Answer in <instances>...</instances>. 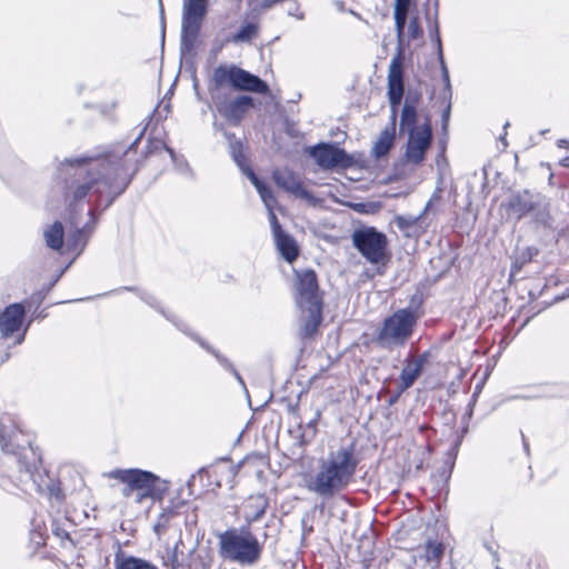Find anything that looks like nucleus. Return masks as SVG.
<instances>
[{
	"label": "nucleus",
	"mask_w": 569,
	"mask_h": 569,
	"mask_svg": "<svg viewBox=\"0 0 569 569\" xmlns=\"http://www.w3.org/2000/svg\"><path fill=\"white\" fill-rule=\"evenodd\" d=\"M144 129L126 150L66 158L58 168V188L71 212L67 244L71 252L83 251L96 226V211H103L120 197L138 171L129 160Z\"/></svg>",
	"instance_id": "obj_1"
},
{
	"label": "nucleus",
	"mask_w": 569,
	"mask_h": 569,
	"mask_svg": "<svg viewBox=\"0 0 569 569\" xmlns=\"http://www.w3.org/2000/svg\"><path fill=\"white\" fill-rule=\"evenodd\" d=\"M0 446L3 451L2 465L8 468L14 466L20 482H31L38 492L62 500V490L42 469L39 452L16 426L0 423Z\"/></svg>",
	"instance_id": "obj_2"
},
{
	"label": "nucleus",
	"mask_w": 569,
	"mask_h": 569,
	"mask_svg": "<svg viewBox=\"0 0 569 569\" xmlns=\"http://www.w3.org/2000/svg\"><path fill=\"white\" fill-rule=\"evenodd\" d=\"M360 463L356 443L331 448L320 457L313 473L305 477V487L316 496L329 500L346 491L355 481Z\"/></svg>",
	"instance_id": "obj_3"
},
{
	"label": "nucleus",
	"mask_w": 569,
	"mask_h": 569,
	"mask_svg": "<svg viewBox=\"0 0 569 569\" xmlns=\"http://www.w3.org/2000/svg\"><path fill=\"white\" fill-rule=\"evenodd\" d=\"M219 555L229 561L242 566L257 563L262 553V546L249 526L230 528L218 536Z\"/></svg>",
	"instance_id": "obj_4"
},
{
	"label": "nucleus",
	"mask_w": 569,
	"mask_h": 569,
	"mask_svg": "<svg viewBox=\"0 0 569 569\" xmlns=\"http://www.w3.org/2000/svg\"><path fill=\"white\" fill-rule=\"evenodd\" d=\"M110 478L119 480L123 487L121 493L126 498H133L137 503L144 499H160L168 489V483L151 471L131 468L116 469L109 473Z\"/></svg>",
	"instance_id": "obj_5"
},
{
	"label": "nucleus",
	"mask_w": 569,
	"mask_h": 569,
	"mask_svg": "<svg viewBox=\"0 0 569 569\" xmlns=\"http://www.w3.org/2000/svg\"><path fill=\"white\" fill-rule=\"evenodd\" d=\"M418 316L411 308H401L387 317L373 338L383 350L392 351L407 345L413 335Z\"/></svg>",
	"instance_id": "obj_6"
},
{
	"label": "nucleus",
	"mask_w": 569,
	"mask_h": 569,
	"mask_svg": "<svg viewBox=\"0 0 569 569\" xmlns=\"http://www.w3.org/2000/svg\"><path fill=\"white\" fill-rule=\"evenodd\" d=\"M227 86L236 90H246L256 93H267L268 84L259 77L241 69L236 64H219L212 71L209 93L211 100L222 96V89Z\"/></svg>",
	"instance_id": "obj_7"
},
{
	"label": "nucleus",
	"mask_w": 569,
	"mask_h": 569,
	"mask_svg": "<svg viewBox=\"0 0 569 569\" xmlns=\"http://www.w3.org/2000/svg\"><path fill=\"white\" fill-rule=\"evenodd\" d=\"M352 244L370 263L379 264L388 257L387 236L375 227H363L353 231Z\"/></svg>",
	"instance_id": "obj_8"
},
{
	"label": "nucleus",
	"mask_w": 569,
	"mask_h": 569,
	"mask_svg": "<svg viewBox=\"0 0 569 569\" xmlns=\"http://www.w3.org/2000/svg\"><path fill=\"white\" fill-rule=\"evenodd\" d=\"M405 151V160L407 163L415 167L420 166L425 158L426 152L432 142V128L429 117H426L419 129H410Z\"/></svg>",
	"instance_id": "obj_9"
},
{
	"label": "nucleus",
	"mask_w": 569,
	"mask_h": 569,
	"mask_svg": "<svg viewBox=\"0 0 569 569\" xmlns=\"http://www.w3.org/2000/svg\"><path fill=\"white\" fill-rule=\"evenodd\" d=\"M296 302L298 307L322 305L317 274L307 269L296 272Z\"/></svg>",
	"instance_id": "obj_10"
},
{
	"label": "nucleus",
	"mask_w": 569,
	"mask_h": 569,
	"mask_svg": "<svg viewBox=\"0 0 569 569\" xmlns=\"http://www.w3.org/2000/svg\"><path fill=\"white\" fill-rule=\"evenodd\" d=\"M403 91L402 58L401 53H398L391 59L388 70V99L393 120H396Z\"/></svg>",
	"instance_id": "obj_11"
},
{
	"label": "nucleus",
	"mask_w": 569,
	"mask_h": 569,
	"mask_svg": "<svg viewBox=\"0 0 569 569\" xmlns=\"http://www.w3.org/2000/svg\"><path fill=\"white\" fill-rule=\"evenodd\" d=\"M310 156L317 164L323 169H332L338 166L350 164V157L343 149L331 143H319L310 149Z\"/></svg>",
	"instance_id": "obj_12"
},
{
	"label": "nucleus",
	"mask_w": 569,
	"mask_h": 569,
	"mask_svg": "<svg viewBox=\"0 0 569 569\" xmlns=\"http://www.w3.org/2000/svg\"><path fill=\"white\" fill-rule=\"evenodd\" d=\"M218 112L234 124H238L246 112L253 106V99L249 96H240L228 101L224 97L212 100Z\"/></svg>",
	"instance_id": "obj_13"
},
{
	"label": "nucleus",
	"mask_w": 569,
	"mask_h": 569,
	"mask_svg": "<svg viewBox=\"0 0 569 569\" xmlns=\"http://www.w3.org/2000/svg\"><path fill=\"white\" fill-rule=\"evenodd\" d=\"M273 180L279 188L295 197L305 199L312 204L318 202L313 194L303 187L302 182L293 171L289 169H278L273 171Z\"/></svg>",
	"instance_id": "obj_14"
},
{
	"label": "nucleus",
	"mask_w": 569,
	"mask_h": 569,
	"mask_svg": "<svg viewBox=\"0 0 569 569\" xmlns=\"http://www.w3.org/2000/svg\"><path fill=\"white\" fill-rule=\"evenodd\" d=\"M536 196V192L528 190L517 191L501 203V208L506 209L508 218L519 221L532 211Z\"/></svg>",
	"instance_id": "obj_15"
},
{
	"label": "nucleus",
	"mask_w": 569,
	"mask_h": 569,
	"mask_svg": "<svg viewBox=\"0 0 569 569\" xmlns=\"http://www.w3.org/2000/svg\"><path fill=\"white\" fill-rule=\"evenodd\" d=\"M428 353L423 352L418 357L408 356L405 359V365L401 369L399 381H398V395L403 393L406 390L411 388L416 380L420 377L423 370V366L428 360Z\"/></svg>",
	"instance_id": "obj_16"
},
{
	"label": "nucleus",
	"mask_w": 569,
	"mask_h": 569,
	"mask_svg": "<svg viewBox=\"0 0 569 569\" xmlns=\"http://www.w3.org/2000/svg\"><path fill=\"white\" fill-rule=\"evenodd\" d=\"M24 318V308L20 303L8 306L0 315V333L2 338H9L19 331Z\"/></svg>",
	"instance_id": "obj_17"
},
{
	"label": "nucleus",
	"mask_w": 569,
	"mask_h": 569,
	"mask_svg": "<svg viewBox=\"0 0 569 569\" xmlns=\"http://www.w3.org/2000/svg\"><path fill=\"white\" fill-rule=\"evenodd\" d=\"M303 313L300 328L302 339L311 338L322 321V305L299 307Z\"/></svg>",
	"instance_id": "obj_18"
},
{
	"label": "nucleus",
	"mask_w": 569,
	"mask_h": 569,
	"mask_svg": "<svg viewBox=\"0 0 569 569\" xmlns=\"http://www.w3.org/2000/svg\"><path fill=\"white\" fill-rule=\"evenodd\" d=\"M442 190L437 188L431 194L429 201L426 203L422 212L418 216H396L395 223L396 226L403 232H407L410 228L420 226L423 217L430 211L435 203L439 202L441 199Z\"/></svg>",
	"instance_id": "obj_19"
},
{
	"label": "nucleus",
	"mask_w": 569,
	"mask_h": 569,
	"mask_svg": "<svg viewBox=\"0 0 569 569\" xmlns=\"http://www.w3.org/2000/svg\"><path fill=\"white\" fill-rule=\"evenodd\" d=\"M201 19L183 18L181 26V53H190L194 49V44L202 24Z\"/></svg>",
	"instance_id": "obj_20"
},
{
	"label": "nucleus",
	"mask_w": 569,
	"mask_h": 569,
	"mask_svg": "<svg viewBox=\"0 0 569 569\" xmlns=\"http://www.w3.org/2000/svg\"><path fill=\"white\" fill-rule=\"evenodd\" d=\"M530 216L537 224L552 229L553 218L550 212V200L546 196L537 193Z\"/></svg>",
	"instance_id": "obj_21"
},
{
	"label": "nucleus",
	"mask_w": 569,
	"mask_h": 569,
	"mask_svg": "<svg viewBox=\"0 0 569 569\" xmlns=\"http://www.w3.org/2000/svg\"><path fill=\"white\" fill-rule=\"evenodd\" d=\"M269 507V500L264 495L251 496L246 506L244 525L251 528V525L260 520Z\"/></svg>",
	"instance_id": "obj_22"
},
{
	"label": "nucleus",
	"mask_w": 569,
	"mask_h": 569,
	"mask_svg": "<svg viewBox=\"0 0 569 569\" xmlns=\"http://www.w3.org/2000/svg\"><path fill=\"white\" fill-rule=\"evenodd\" d=\"M427 20H428V24H429L428 28H429L430 39L436 44V48H437V54H438V60H439L440 68H441V74H442L443 82L447 88H450L449 71H448V68H447L445 59H443L442 43H441V38H440V30H439L437 12L435 13L433 21H431V18L429 16L427 17Z\"/></svg>",
	"instance_id": "obj_23"
},
{
	"label": "nucleus",
	"mask_w": 569,
	"mask_h": 569,
	"mask_svg": "<svg viewBox=\"0 0 569 569\" xmlns=\"http://www.w3.org/2000/svg\"><path fill=\"white\" fill-rule=\"evenodd\" d=\"M273 239L277 249L286 261L292 262L298 258L299 249L292 236L286 231H282L278 234H274Z\"/></svg>",
	"instance_id": "obj_24"
},
{
	"label": "nucleus",
	"mask_w": 569,
	"mask_h": 569,
	"mask_svg": "<svg viewBox=\"0 0 569 569\" xmlns=\"http://www.w3.org/2000/svg\"><path fill=\"white\" fill-rule=\"evenodd\" d=\"M114 569H159L152 562L126 555L121 549L114 555Z\"/></svg>",
	"instance_id": "obj_25"
},
{
	"label": "nucleus",
	"mask_w": 569,
	"mask_h": 569,
	"mask_svg": "<svg viewBox=\"0 0 569 569\" xmlns=\"http://www.w3.org/2000/svg\"><path fill=\"white\" fill-rule=\"evenodd\" d=\"M395 132H396V120H393V118H391L390 127L386 128L383 131H381V133L379 134V137L372 148V154L376 158L385 157L389 152V150L393 146Z\"/></svg>",
	"instance_id": "obj_26"
},
{
	"label": "nucleus",
	"mask_w": 569,
	"mask_h": 569,
	"mask_svg": "<svg viewBox=\"0 0 569 569\" xmlns=\"http://www.w3.org/2000/svg\"><path fill=\"white\" fill-rule=\"evenodd\" d=\"M63 226L60 221H54L43 231L46 244L52 250H60L63 244Z\"/></svg>",
	"instance_id": "obj_27"
},
{
	"label": "nucleus",
	"mask_w": 569,
	"mask_h": 569,
	"mask_svg": "<svg viewBox=\"0 0 569 569\" xmlns=\"http://www.w3.org/2000/svg\"><path fill=\"white\" fill-rule=\"evenodd\" d=\"M209 0H183L182 17L203 20L208 11Z\"/></svg>",
	"instance_id": "obj_28"
},
{
	"label": "nucleus",
	"mask_w": 569,
	"mask_h": 569,
	"mask_svg": "<svg viewBox=\"0 0 569 569\" xmlns=\"http://www.w3.org/2000/svg\"><path fill=\"white\" fill-rule=\"evenodd\" d=\"M192 338L199 342V345L206 349L207 351H209L211 355L214 356V358L218 360V362L228 371H230L234 377L236 379L239 381L240 385L244 386V381L242 379V377L239 375V372L237 371V369L233 367V365L224 357L222 356L221 353H219L216 349L211 348L206 341H203L202 339H200L198 336H192Z\"/></svg>",
	"instance_id": "obj_29"
},
{
	"label": "nucleus",
	"mask_w": 569,
	"mask_h": 569,
	"mask_svg": "<svg viewBox=\"0 0 569 569\" xmlns=\"http://www.w3.org/2000/svg\"><path fill=\"white\" fill-rule=\"evenodd\" d=\"M259 32V26L256 22H249L240 28V30L230 37L233 43L250 42Z\"/></svg>",
	"instance_id": "obj_30"
},
{
	"label": "nucleus",
	"mask_w": 569,
	"mask_h": 569,
	"mask_svg": "<svg viewBox=\"0 0 569 569\" xmlns=\"http://www.w3.org/2000/svg\"><path fill=\"white\" fill-rule=\"evenodd\" d=\"M417 109H413L409 106H403L400 114V131L409 132L410 129H419V126H417Z\"/></svg>",
	"instance_id": "obj_31"
},
{
	"label": "nucleus",
	"mask_w": 569,
	"mask_h": 569,
	"mask_svg": "<svg viewBox=\"0 0 569 569\" xmlns=\"http://www.w3.org/2000/svg\"><path fill=\"white\" fill-rule=\"evenodd\" d=\"M443 546L441 542L429 541L423 551V557L430 563L437 566L442 557Z\"/></svg>",
	"instance_id": "obj_32"
},
{
	"label": "nucleus",
	"mask_w": 569,
	"mask_h": 569,
	"mask_svg": "<svg viewBox=\"0 0 569 569\" xmlns=\"http://www.w3.org/2000/svg\"><path fill=\"white\" fill-rule=\"evenodd\" d=\"M321 412L319 410L316 411L315 417L306 425V428L301 435L302 442L309 443L317 436V423L320 419Z\"/></svg>",
	"instance_id": "obj_33"
},
{
	"label": "nucleus",
	"mask_w": 569,
	"mask_h": 569,
	"mask_svg": "<svg viewBox=\"0 0 569 569\" xmlns=\"http://www.w3.org/2000/svg\"><path fill=\"white\" fill-rule=\"evenodd\" d=\"M231 157L239 167V169H244L246 164H248V160L243 154L242 143L237 140L230 143Z\"/></svg>",
	"instance_id": "obj_34"
},
{
	"label": "nucleus",
	"mask_w": 569,
	"mask_h": 569,
	"mask_svg": "<svg viewBox=\"0 0 569 569\" xmlns=\"http://www.w3.org/2000/svg\"><path fill=\"white\" fill-rule=\"evenodd\" d=\"M146 148L147 154H152L160 150H166L172 159L174 158V151L170 147H168L161 139H149Z\"/></svg>",
	"instance_id": "obj_35"
},
{
	"label": "nucleus",
	"mask_w": 569,
	"mask_h": 569,
	"mask_svg": "<svg viewBox=\"0 0 569 569\" xmlns=\"http://www.w3.org/2000/svg\"><path fill=\"white\" fill-rule=\"evenodd\" d=\"M174 512L173 511H166V512H162L157 521L154 522L153 525V530L154 532L158 535V536H161L162 533L166 532V530L168 529L169 527V521L172 517H174Z\"/></svg>",
	"instance_id": "obj_36"
},
{
	"label": "nucleus",
	"mask_w": 569,
	"mask_h": 569,
	"mask_svg": "<svg viewBox=\"0 0 569 569\" xmlns=\"http://www.w3.org/2000/svg\"><path fill=\"white\" fill-rule=\"evenodd\" d=\"M257 191L267 209L273 208L277 199L273 196L272 190L264 182L257 188Z\"/></svg>",
	"instance_id": "obj_37"
},
{
	"label": "nucleus",
	"mask_w": 569,
	"mask_h": 569,
	"mask_svg": "<svg viewBox=\"0 0 569 569\" xmlns=\"http://www.w3.org/2000/svg\"><path fill=\"white\" fill-rule=\"evenodd\" d=\"M51 531L62 542L67 540V541H70L71 543H73L70 538L69 531L64 528L63 523H61L60 521L53 520L51 522Z\"/></svg>",
	"instance_id": "obj_38"
},
{
	"label": "nucleus",
	"mask_w": 569,
	"mask_h": 569,
	"mask_svg": "<svg viewBox=\"0 0 569 569\" xmlns=\"http://www.w3.org/2000/svg\"><path fill=\"white\" fill-rule=\"evenodd\" d=\"M408 9L395 8V21L399 30H402L407 21Z\"/></svg>",
	"instance_id": "obj_39"
},
{
	"label": "nucleus",
	"mask_w": 569,
	"mask_h": 569,
	"mask_svg": "<svg viewBox=\"0 0 569 569\" xmlns=\"http://www.w3.org/2000/svg\"><path fill=\"white\" fill-rule=\"evenodd\" d=\"M243 174H246L248 177V179L252 182V184L256 187V189L261 186L263 183V181H261L257 174L254 173V171L252 170V168L248 164H246L244 169H240Z\"/></svg>",
	"instance_id": "obj_40"
},
{
	"label": "nucleus",
	"mask_w": 569,
	"mask_h": 569,
	"mask_svg": "<svg viewBox=\"0 0 569 569\" xmlns=\"http://www.w3.org/2000/svg\"><path fill=\"white\" fill-rule=\"evenodd\" d=\"M269 212V221L272 230V234H278L282 232L281 224L279 223L276 213L273 212V208L268 209Z\"/></svg>",
	"instance_id": "obj_41"
},
{
	"label": "nucleus",
	"mask_w": 569,
	"mask_h": 569,
	"mask_svg": "<svg viewBox=\"0 0 569 569\" xmlns=\"http://www.w3.org/2000/svg\"><path fill=\"white\" fill-rule=\"evenodd\" d=\"M421 99V94L419 92H408L405 99L403 106L412 107L413 109H417V106L419 104V101Z\"/></svg>",
	"instance_id": "obj_42"
},
{
	"label": "nucleus",
	"mask_w": 569,
	"mask_h": 569,
	"mask_svg": "<svg viewBox=\"0 0 569 569\" xmlns=\"http://www.w3.org/2000/svg\"><path fill=\"white\" fill-rule=\"evenodd\" d=\"M182 541L179 540L178 542H176L169 558H168V561L170 562V566H171V569H176L179 565L178 562V548H179V545H181Z\"/></svg>",
	"instance_id": "obj_43"
},
{
	"label": "nucleus",
	"mask_w": 569,
	"mask_h": 569,
	"mask_svg": "<svg viewBox=\"0 0 569 569\" xmlns=\"http://www.w3.org/2000/svg\"><path fill=\"white\" fill-rule=\"evenodd\" d=\"M450 110H451V107H450V104H448L441 114V128H442L443 132L447 131L448 126H449Z\"/></svg>",
	"instance_id": "obj_44"
},
{
	"label": "nucleus",
	"mask_w": 569,
	"mask_h": 569,
	"mask_svg": "<svg viewBox=\"0 0 569 569\" xmlns=\"http://www.w3.org/2000/svg\"><path fill=\"white\" fill-rule=\"evenodd\" d=\"M160 3V17H161V32H162V39H164V30H166V23H164V12H163V6L161 0H159Z\"/></svg>",
	"instance_id": "obj_45"
},
{
	"label": "nucleus",
	"mask_w": 569,
	"mask_h": 569,
	"mask_svg": "<svg viewBox=\"0 0 569 569\" xmlns=\"http://www.w3.org/2000/svg\"><path fill=\"white\" fill-rule=\"evenodd\" d=\"M537 252L538 250L536 248H528L523 253V260L529 261Z\"/></svg>",
	"instance_id": "obj_46"
},
{
	"label": "nucleus",
	"mask_w": 569,
	"mask_h": 569,
	"mask_svg": "<svg viewBox=\"0 0 569 569\" xmlns=\"http://www.w3.org/2000/svg\"><path fill=\"white\" fill-rule=\"evenodd\" d=\"M409 3H410V0H396L395 8L409 9Z\"/></svg>",
	"instance_id": "obj_47"
},
{
	"label": "nucleus",
	"mask_w": 569,
	"mask_h": 569,
	"mask_svg": "<svg viewBox=\"0 0 569 569\" xmlns=\"http://www.w3.org/2000/svg\"><path fill=\"white\" fill-rule=\"evenodd\" d=\"M142 299L149 303L150 306L154 307V302H156V299L150 296V295H146V296H142Z\"/></svg>",
	"instance_id": "obj_48"
},
{
	"label": "nucleus",
	"mask_w": 569,
	"mask_h": 569,
	"mask_svg": "<svg viewBox=\"0 0 569 569\" xmlns=\"http://www.w3.org/2000/svg\"><path fill=\"white\" fill-rule=\"evenodd\" d=\"M559 164L563 168H569V157L560 159Z\"/></svg>",
	"instance_id": "obj_49"
},
{
	"label": "nucleus",
	"mask_w": 569,
	"mask_h": 569,
	"mask_svg": "<svg viewBox=\"0 0 569 569\" xmlns=\"http://www.w3.org/2000/svg\"><path fill=\"white\" fill-rule=\"evenodd\" d=\"M399 396H400V395H398V392H397L393 397H391V399H390L389 403H390V405H393V403L398 400Z\"/></svg>",
	"instance_id": "obj_50"
},
{
	"label": "nucleus",
	"mask_w": 569,
	"mask_h": 569,
	"mask_svg": "<svg viewBox=\"0 0 569 569\" xmlns=\"http://www.w3.org/2000/svg\"><path fill=\"white\" fill-rule=\"evenodd\" d=\"M522 441H523V448L525 450L528 452L529 451V445L528 442L526 441L525 437L522 436Z\"/></svg>",
	"instance_id": "obj_51"
},
{
	"label": "nucleus",
	"mask_w": 569,
	"mask_h": 569,
	"mask_svg": "<svg viewBox=\"0 0 569 569\" xmlns=\"http://www.w3.org/2000/svg\"><path fill=\"white\" fill-rule=\"evenodd\" d=\"M176 326H177L181 331H183V332H186V333H187V330H186L184 326H180V325H178V323H176ZM188 335H190V333L188 332Z\"/></svg>",
	"instance_id": "obj_52"
},
{
	"label": "nucleus",
	"mask_w": 569,
	"mask_h": 569,
	"mask_svg": "<svg viewBox=\"0 0 569 569\" xmlns=\"http://www.w3.org/2000/svg\"><path fill=\"white\" fill-rule=\"evenodd\" d=\"M566 143H567V141H566V140H559V146H560V147L565 146Z\"/></svg>",
	"instance_id": "obj_53"
}]
</instances>
